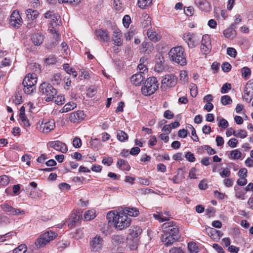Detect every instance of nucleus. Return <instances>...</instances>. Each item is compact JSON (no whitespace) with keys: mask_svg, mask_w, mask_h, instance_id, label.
<instances>
[{"mask_svg":"<svg viewBox=\"0 0 253 253\" xmlns=\"http://www.w3.org/2000/svg\"><path fill=\"white\" fill-rule=\"evenodd\" d=\"M162 228L164 233L162 236V241L166 246H170L179 240L180 237L179 229L175 222H166L163 224Z\"/></svg>","mask_w":253,"mask_h":253,"instance_id":"nucleus-1","label":"nucleus"},{"mask_svg":"<svg viewBox=\"0 0 253 253\" xmlns=\"http://www.w3.org/2000/svg\"><path fill=\"white\" fill-rule=\"evenodd\" d=\"M169 55L170 60L178 64L181 66H184L186 64L185 50L181 46L172 48L170 50Z\"/></svg>","mask_w":253,"mask_h":253,"instance_id":"nucleus-2","label":"nucleus"},{"mask_svg":"<svg viewBox=\"0 0 253 253\" xmlns=\"http://www.w3.org/2000/svg\"><path fill=\"white\" fill-rule=\"evenodd\" d=\"M158 82L154 77L147 78L141 88L143 94L146 96L151 95L158 89Z\"/></svg>","mask_w":253,"mask_h":253,"instance_id":"nucleus-3","label":"nucleus"},{"mask_svg":"<svg viewBox=\"0 0 253 253\" xmlns=\"http://www.w3.org/2000/svg\"><path fill=\"white\" fill-rule=\"evenodd\" d=\"M37 81L36 74H28L25 76L22 83L23 90L25 93L30 94L35 90V85Z\"/></svg>","mask_w":253,"mask_h":253,"instance_id":"nucleus-4","label":"nucleus"},{"mask_svg":"<svg viewBox=\"0 0 253 253\" xmlns=\"http://www.w3.org/2000/svg\"><path fill=\"white\" fill-rule=\"evenodd\" d=\"M39 92L46 97V101L49 102L54 98L57 91L50 84L44 82L40 86Z\"/></svg>","mask_w":253,"mask_h":253,"instance_id":"nucleus-5","label":"nucleus"},{"mask_svg":"<svg viewBox=\"0 0 253 253\" xmlns=\"http://www.w3.org/2000/svg\"><path fill=\"white\" fill-rule=\"evenodd\" d=\"M57 236V234L51 231H47L41 235L35 243L37 249H40L44 246L47 243L53 240Z\"/></svg>","mask_w":253,"mask_h":253,"instance_id":"nucleus-6","label":"nucleus"},{"mask_svg":"<svg viewBox=\"0 0 253 253\" xmlns=\"http://www.w3.org/2000/svg\"><path fill=\"white\" fill-rule=\"evenodd\" d=\"M131 219L124 213L117 214V219L114 223L115 227L119 230H122L128 227L130 224Z\"/></svg>","mask_w":253,"mask_h":253,"instance_id":"nucleus-7","label":"nucleus"},{"mask_svg":"<svg viewBox=\"0 0 253 253\" xmlns=\"http://www.w3.org/2000/svg\"><path fill=\"white\" fill-rule=\"evenodd\" d=\"M182 38L187 44L188 46L191 48L196 47L200 41V38L196 34L192 33L184 34Z\"/></svg>","mask_w":253,"mask_h":253,"instance_id":"nucleus-8","label":"nucleus"},{"mask_svg":"<svg viewBox=\"0 0 253 253\" xmlns=\"http://www.w3.org/2000/svg\"><path fill=\"white\" fill-rule=\"evenodd\" d=\"M211 50V40L209 35H204L202 37L201 45V51L203 54H208Z\"/></svg>","mask_w":253,"mask_h":253,"instance_id":"nucleus-9","label":"nucleus"},{"mask_svg":"<svg viewBox=\"0 0 253 253\" xmlns=\"http://www.w3.org/2000/svg\"><path fill=\"white\" fill-rule=\"evenodd\" d=\"M177 82V79L173 74L167 75L162 81V88L170 87L175 86Z\"/></svg>","mask_w":253,"mask_h":253,"instance_id":"nucleus-10","label":"nucleus"},{"mask_svg":"<svg viewBox=\"0 0 253 253\" xmlns=\"http://www.w3.org/2000/svg\"><path fill=\"white\" fill-rule=\"evenodd\" d=\"M22 19L18 11H14L9 19L10 25L14 28H18L22 25Z\"/></svg>","mask_w":253,"mask_h":253,"instance_id":"nucleus-11","label":"nucleus"},{"mask_svg":"<svg viewBox=\"0 0 253 253\" xmlns=\"http://www.w3.org/2000/svg\"><path fill=\"white\" fill-rule=\"evenodd\" d=\"M48 146L50 148H53L56 151L61 152L63 153H65L68 151L66 145L64 143L59 140L49 142Z\"/></svg>","mask_w":253,"mask_h":253,"instance_id":"nucleus-12","label":"nucleus"},{"mask_svg":"<svg viewBox=\"0 0 253 253\" xmlns=\"http://www.w3.org/2000/svg\"><path fill=\"white\" fill-rule=\"evenodd\" d=\"M245 98L248 102L253 99V82L250 80L246 84L244 89Z\"/></svg>","mask_w":253,"mask_h":253,"instance_id":"nucleus-13","label":"nucleus"},{"mask_svg":"<svg viewBox=\"0 0 253 253\" xmlns=\"http://www.w3.org/2000/svg\"><path fill=\"white\" fill-rule=\"evenodd\" d=\"M103 240L99 236L96 235L90 241V246L91 250L96 252L100 250L103 246Z\"/></svg>","mask_w":253,"mask_h":253,"instance_id":"nucleus-14","label":"nucleus"},{"mask_svg":"<svg viewBox=\"0 0 253 253\" xmlns=\"http://www.w3.org/2000/svg\"><path fill=\"white\" fill-rule=\"evenodd\" d=\"M85 115L83 111H77L72 113L69 117V120L71 122L78 123L82 121L85 118Z\"/></svg>","mask_w":253,"mask_h":253,"instance_id":"nucleus-15","label":"nucleus"},{"mask_svg":"<svg viewBox=\"0 0 253 253\" xmlns=\"http://www.w3.org/2000/svg\"><path fill=\"white\" fill-rule=\"evenodd\" d=\"M95 36L100 41L107 42L109 40V32L107 30L100 29L95 30Z\"/></svg>","mask_w":253,"mask_h":253,"instance_id":"nucleus-16","label":"nucleus"},{"mask_svg":"<svg viewBox=\"0 0 253 253\" xmlns=\"http://www.w3.org/2000/svg\"><path fill=\"white\" fill-rule=\"evenodd\" d=\"M81 216H82V215L79 211H73L69 219L68 223V226L70 228L74 227L75 223L80 220Z\"/></svg>","mask_w":253,"mask_h":253,"instance_id":"nucleus-17","label":"nucleus"},{"mask_svg":"<svg viewBox=\"0 0 253 253\" xmlns=\"http://www.w3.org/2000/svg\"><path fill=\"white\" fill-rule=\"evenodd\" d=\"M122 33L119 29H115L113 34V41L114 44L117 46H121L123 44L122 39Z\"/></svg>","mask_w":253,"mask_h":253,"instance_id":"nucleus-18","label":"nucleus"},{"mask_svg":"<svg viewBox=\"0 0 253 253\" xmlns=\"http://www.w3.org/2000/svg\"><path fill=\"white\" fill-rule=\"evenodd\" d=\"M196 3L199 8L203 11L208 12L211 9V3L206 0H199Z\"/></svg>","mask_w":253,"mask_h":253,"instance_id":"nucleus-19","label":"nucleus"},{"mask_svg":"<svg viewBox=\"0 0 253 253\" xmlns=\"http://www.w3.org/2000/svg\"><path fill=\"white\" fill-rule=\"evenodd\" d=\"M44 37L41 34L35 33L31 37V40L35 45H40L43 42Z\"/></svg>","mask_w":253,"mask_h":253,"instance_id":"nucleus-20","label":"nucleus"},{"mask_svg":"<svg viewBox=\"0 0 253 253\" xmlns=\"http://www.w3.org/2000/svg\"><path fill=\"white\" fill-rule=\"evenodd\" d=\"M123 212L125 214L134 217L137 216L139 214V211L136 208L126 207L123 210Z\"/></svg>","mask_w":253,"mask_h":253,"instance_id":"nucleus-21","label":"nucleus"},{"mask_svg":"<svg viewBox=\"0 0 253 253\" xmlns=\"http://www.w3.org/2000/svg\"><path fill=\"white\" fill-rule=\"evenodd\" d=\"M141 46L142 52L145 54H149L154 50V46L151 42H144Z\"/></svg>","mask_w":253,"mask_h":253,"instance_id":"nucleus-22","label":"nucleus"},{"mask_svg":"<svg viewBox=\"0 0 253 253\" xmlns=\"http://www.w3.org/2000/svg\"><path fill=\"white\" fill-rule=\"evenodd\" d=\"M145 77L141 73L133 75L130 78V81L133 84L138 85L143 81Z\"/></svg>","mask_w":253,"mask_h":253,"instance_id":"nucleus-23","label":"nucleus"},{"mask_svg":"<svg viewBox=\"0 0 253 253\" xmlns=\"http://www.w3.org/2000/svg\"><path fill=\"white\" fill-rule=\"evenodd\" d=\"M223 34L226 38L230 39H233L236 36V31L233 28V27L231 26L230 27L224 31Z\"/></svg>","mask_w":253,"mask_h":253,"instance_id":"nucleus-24","label":"nucleus"},{"mask_svg":"<svg viewBox=\"0 0 253 253\" xmlns=\"http://www.w3.org/2000/svg\"><path fill=\"white\" fill-rule=\"evenodd\" d=\"M55 127V122L53 120H49L48 122L44 123L43 126V131L47 133L53 129Z\"/></svg>","mask_w":253,"mask_h":253,"instance_id":"nucleus-25","label":"nucleus"},{"mask_svg":"<svg viewBox=\"0 0 253 253\" xmlns=\"http://www.w3.org/2000/svg\"><path fill=\"white\" fill-rule=\"evenodd\" d=\"M162 60L159 57L158 59H156V63L155 66L154 70L157 72H161L164 69V66L163 65L164 58H162Z\"/></svg>","mask_w":253,"mask_h":253,"instance_id":"nucleus-26","label":"nucleus"},{"mask_svg":"<svg viewBox=\"0 0 253 253\" xmlns=\"http://www.w3.org/2000/svg\"><path fill=\"white\" fill-rule=\"evenodd\" d=\"M26 16L28 19L34 20L36 19L39 15V12L36 10L28 9L26 11Z\"/></svg>","mask_w":253,"mask_h":253,"instance_id":"nucleus-27","label":"nucleus"},{"mask_svg":"<svg viewBox=\"0 0 253 253\" xmlns=\"http://www.w3.org/2000/svg\"><path fill=\"white\" fill-rule=\"evenodd\" d=\"M61 23L60 16L57 14H53L50 21L51 26H57Z\"/></svg>","mask_w":253,"mask_h":253,"instance_id":"nucleus-28","label":"nucleus"},{"mask_svg":"<svg viewBox=\"0 0 253 253\" xmlns=\"http://www.w3.org/2000/svg\"><path fill=\"white\" fill-rule=\"evenodd\" d=\"M142 233V229L139 226H134L131 229L130 235L133 238H137Z\"/></svg>","mask_w":253,"mask_h":253,"instance_id":"nucleus-29","label":"nucleus"},{"mask_svg":"<svg viewBox=\"0 0 253 253\" xmlns=\"http://www.w3.org/2000/svg\"><path fill=\"white\" fill-rule=\"evenodd\" d=\"M117 139L121 141L124 142L128 139L127 134L124 131L119 130L117 131Z\"/></svg>","mask_w":253,"mask_h":253,"instance_id":"nucleus-30","label":"nucleus"},{"mask_svg":"<svg viewBox=\"0 0 253 253\" xmlns=\"http://www.w3.org/2000/svg\"><path fill=\"white\" fill-rule=\"evenodd\" d=\"M117 166L120 168L122 167V169L126 170H129L130 167L127 163L123 159H120L117 162Z\"/></svg>","mask_w":253,"mask_h":253,"instance_id":"nucleus-31","label":"nucleus"},{"mask_svg":"<svg viewBox=\"0 0 253 253\" xmlns=\"http://www.w3.org/2000/svg\"><path fill=\"white\" fill-rule=\"evenodd\" d=\"M76 104L73 102H70L66 104L62 108V112L70 111L76 107Z\"/></svg>","mask_w":253,"mask_h":253,"instance_id":"nucleus-32","label":"nucleus"},{"mask_svg":"<svg viewBox=\"0 0 253 253\" xmlns=\"http://www.w3.org/2000/svg\"><path fill=\"white\" fill-rule=\"evenodd\" d=\"M147 35L148 38L151 41L156 42L158 41V35L156 34L155 32H153L152 30H149L147 32Z\"/></svg>","mask_w":253,"mask_h":253,"instance_id":"nucleus-33","label":"nucleus"},{"mask_svg":"<svg viewBox=\"0 0 253 253\" xmlns=\"http://www.w3.org/2000/svg\"><path fill=\"white\" fill-rule=\"evenodd\" d=\"M188 249L191 253H197L198 252V248L196 244L194 242H191L188 244Z\"/></svg>","mask_w":253,"mask_h":253,"instance_id":"nucleus-34","label":"nucleus"},{"mask_svg":"<svg viewBox=\"0 0 253 253\" xmlns=\"http://www.w3.org/2000/svg\"><path fill=\"white\" fill-rule=\"evenodd\" d=\"M51 81L53 84H59L61 82L60 74H55L51 79Z\"/></svg>","mask_w":253,"mask_h":253,"instance_id":"nucleus-35","label":"nucleus"},{"mask_svg":"<svg viewBox=\"0 0 253 253\" xmlns=\"http://www.w3.org/2000/svg\"><path fill=\"white\" fill-rule=\"evenodd\" d=\"M152 2V0H138V5L141 8H144L146 6H149Z\"/></svg>","mask_w":253,"mask_h":253,"instance_id":"nucleus-36","label":"nucleus"},{"mask_svg":"<svg viewBox=\"0 0 253 253\" xmlns=\"http://www.w3.org/2000/svg\"><path fill=\"white\" fill-rule=\"evenodd\" d=\"M95 217V212L91 210H88L85 211L84 214V218L87 221L93 219Z\"/></svg>","mask_w":253,"mask_h":253,"instance_id":"nucleus-37","label":"nucleus"},{"mask_svg":"<svg viewBox=\"0 0 253 253\" xmlns=\"http://www.w3.org/2000/svg\"><path fill=\"white\" fill-rule=\"evenodd\" d=\"M232 100L229 95H224L221 98V103L223 105H227L231 104Z\"/></svg>","mask_w":253,"mask_h":253,"instance_id":"nucleus-38","label":"nucleus"},{"mask_svg":"<svg viewBox=\"0 0 253 253\" xmlns=\"http://www.w3.org/2000/svg\"><path fill=\"white\" fill-rule=\"evenodd\" d=\"M27 247L25 244H21L13 250V253H25Z\"/></svg>","mask_w":253,"mask_h":253,"instance_id":"nucleus-39","label":"nucleus"},{"mask_svg":"<svg viewBox=\"0 0 253 253\" xmlns=\"http://www.w3.org/2000/svg\"><path fill=\"white\" fill-rule=\"evenodd\" d=\"M1 207L4 211L9 213V214H11L14 209V208L7 204H4L1 205Z\"/></svg>","mask_w":253,"mask_h":253,"instance_id":"nucleus-40","label":"nucleus"},{"mask_svg":"<svg viewBox=\"0 0 253 253\" xmlns=\"http://www.w3.org/2000/svg\"><path fill=\"white\" fill-rule=\"evenodd\" d=\"M231 157L233 159H239L241 157V152L237 149L232 150L230 153Z\"/></svg>","mask_w":253,"mask_h":253,"instance_id":"nucleus-41","label":"nucleus"},{"mask_svg":"<svg viewBox=\"0 0 253 253\" xmlns=\"http://www.w3.org/2000/svg\"><path fill=\"white\" fill-rule=\"evenodd\" d=\"M124 239L123 237L120 235H114L112 237V242L114 244H119L123 243Z\"/></svg>","mask_w":253,"mask_h":253,"instance_id":"nucleus-42","label":"nucleus"},{"mask_svg":"<svg viewBox=\"0 0 253 253\" xmlns=\"http://www.w3.org/2000/svg\"><path fill=\"white\" fill-rule=\"evenodd\" d=\"M106 217L109 222H111V219H112L114 224L117 219V214H116L113 211H110L107 214Z\"/></svg>","mask_w":253,"mask_h":253,"instance_id":"nucleus-43","label":"nucleus"},{"mask_svg":"<svg viewBox=\"0 0 253 253\" xmlns=\"http://www.w3.org/2000/svg\"><path fill=\"white\" fill-rule=\"evenodd\" d=\"M9 182V177L5 175L0 176V184L3 186L7 185Z\"/></svg>","mask_w":253,"mask_h":253,"instance_id":"nucleus-44","label":"nucleus"},{"mask_svg":"<svg viewBox=\"0 0 253 253\" xmlns=\"http://www.w3.org/2000/svg\"><path fill=\"white\" fill-rule=\"evenodd\" d=\"M151 18L149 16H147L146 19L141 22V27L143 28L148 27L151 25Z\"/></svg>","mask_w":253,"mask_h":253,"instance_id":"nucleus-45","label":"nucleus"},{"mask_svg":"<svg viewBox=\"0 0 253 253\" xmlns=\"http://www.w3.org/2000/svg\"><path fill=\"white\" fill-rule=\"evenodd\" d=\"M131 22L130 17L128 15H126L123 19V22L125 27L128 28Z\"/></svg>","mask_w":253,"mask_h":253,"instance_id":"nucleus-46","label":"nucleus"},{"mask_svg":"<svg viewBox=\"0 0 253 253\" xmlns=\"http://www.w3.org/2000/svg\"><path fill=\"white\" fill-rule=\"evenodd\" d=\"M45 61L47 64L50 65L55 64L57 62V60L54 56L50 55L45 59Z\"/></svg>","mask_w":253,"mask_h":253,"instance_id":"nucleus-47","label":"nucleus"},{"mask_svg":"<svg viewBox=\"0 0 253 253\" xmlns=\"http://www.w3.org/2000/svg\"><path fill=\"white\" fill-rule=\"evenodd\" d=\"M231 84L230 83H225L224 84L221 89V92L222 93H226L228 92V90L231 89Z\"/></svg>","mask_w":253,"mask_h":253,"instance_id":"nucleus-48","label":"nucleus"},{"mask_svg":"<svg viewBox=\"0 0 253 253\" xmlns=\"http://www.w3.org/2000/svg\"><path fill=\"white\" fill-rule=\"evenodd\" d=\"M247 136V132L244 129H240L238 133L235 132V136L242 138H245Z\"/></svg>","mask_w":253,"mask_h":253,"instance_id":"nucleus-49","label":"nucleus"},{"mask_svg":"<svg viewBox=\"0 0 253 253\" xmlns=\"http://www.w3.org/2000/svg\"><path fill=\"white\" fill-rule=\"evenodd\" d=\"M73 145L74 147L78 148L82 146V141L79 137H76L73 140Z\"/></svg>","mask_w":253,"mask_h":253,"instance_id":"nucleus-50","label":"nucleus"},{"mask_svg":"<svg viewBox=\"0 0 253 253\" xmlns=\"http://www.w3.org/2000/svg\"><path fill=\"white\" fill-rule=\"evenodd\" d=\"M113 5L114 8L117 11L121 10L122 8V3L121 0H114Z\"/></svg>","mask_w":253,"mask_h":253,"instance_id":"nucleus-51","label":"nucleus"},{"mask_svg":"<svg viewBox=\"0 0 253 253\" xmlns=\"http://www.w3.org/2000/svg\"><path fill=\"white\" fill-rule=\"evenodd\" d=\"M55 98V99L54 100V102L56 104L58 105L63 104L65 102V98L64 96L58 95Z\"/></svg>","mask_w":253,"mask_h":253,"instance_id":"nucleus-52","label":"nucleus"},{"mask_svg":"<svg viewBox=\"0 0 253 253\" xmlns=\"http://www.w3.org/2000/svg\"><path fill=\"white\" fill-rule=\"evenodd\" d=\"M242 76L245 78H247L248 76H250L251 74V70L247 67H244L241 70Z\"/></svg>","mask_w":253,"mask_h":253,"instance_id":"nucleus-53","label":"nucleus"},{"mask_svg":"<svg viewBox=\"0 0 253 253\" xmlns=\"http://www.w3.org/2000/svg\"><path fill=\"white\" fill-rule=\"evenodd\" d=\"M227 53L230 56L235 57L237 55V51L236 49L233 47H228L227 48Z\"/></svg>","mask_w":253,"mask_h":253,"instance_id":"nucleus-54","label":"nucleus"},{"mask_svg":"<svg viewBox=\"0 0 253 253\" xmlns=\"http://www.w3.org/2000/svg\"><path fill=\"white\" fill-rule=\"evenodd\" d=\"M59 3H69L73 5H76L80 2V0H58Z\"/></svg>","mask_w":253,"mask_h":253,"instance_id":"nucleus-55","label":"nucleus"},{"mask_svg":"<svg viewBox=\"0 0 253 253\" xmlns=\"http://www.w3.org/2000/svg\"><path fill=\"white\" fill-rule=\"evenodd\" d=\"M186 159L190 162H193L195 161V158L193 153L191 152H188L185 154Z\"/></svg>","mask_w":253,"mask_h":253,"instance_id":"nucleus-56","label":"nucleus"},{"mask_svg":"<svg viewBox=\"0 0 253 253\" xmlns=\"http://www.w3.org/2000/svg\"><path fill=\"white\" fill-rule=\"evenodd\" d=\"M221 67L224 72H228L231 70V65L228 62H224L222 64Z\"/></svg>","mask_w":253,"mask_h":253,"instance_id":"nucleus-57","label":"nucleus"},{"mask_svg":"<svg viewBox=\"0 0 253 253\" xmlns=\"http://www.w3.org/2000/svg\"><path fill=\"white\" fill-rule=\"evenodd\" d=\"M191 87L190 94L192 97H196L198 93L197 87L195 84H192Z\"/></svg>","mask_w":253,"mask_h":253,"instance_id":"nucleus-58","label":"nucleus"},{"mask_svg":"<svg viewBox=\"0 0 253 253\" xmlns=\"http://www.w3.org/2000/svg\"><path fill=\"white\" fill-rule=\"evenodd\" d=\"M102 163L109 166L113 163V159L110 157H104L102 160Z\"/></svg>","mask_w":253,"mask_h":253,"instance_id":"nucleus-59","label":"nucleus"},{"mask_svg":"<svg viewBox=\"0 0 253 253\" xmlns=\"http://www.w3.org/2000/svg\"><path fill=\"white\" fill-rule=\"evenodd\" d=\"M238 174L240 177L246 178L247 176V169L246 168H242L239 170Z\"/></svg>","mask_w":253,"mask_h":253,"instance_id":"nucleus-60","label":"nucleus"},{"mask_svg":"<svg viewBox=\"0 0 253 253\" xmlns=\"http://www.w3.org/2000/svg\"><path fill=\"white\" fill-rule=\"evenodd\" d=\"M164 117L167 119H171L174 117V114L171 111L167 110L164 112Z\"/></svg>","mask_w":253,"mask_h":253,"instance_id":"nucleus-61","label":"nucleus"},{"mask_svg":"<svg viewBox=\"0 0 253 253\" xmlns=\"http://www.w3.org/2000/svg\"><path fill=\"white\" fill-rule=\"evenodd\" d=\"M238 142L236 138H231L228 141V144L231 147L235 148L236 147Z\"/></svg>","mask_w":253,"mask_h":253,"instance_id":"nucleus-62","label":"nucleus"},{"mask_svg":"<svg viewBox=\"0 0 253 253\" xmlns=\"http://www.w3.org/2000/svg\"><path fill=\"white\" fill-rule=\"evenodd\" d=\"M188 134V131L185 129H180L178 132V136L181 138H185Z\"/></svg>","mask_w":253,"mask_h":253,"instance_id":"nucleus-63","label":"nucleus"},{"mask_svg":"<svg viewBox=\"0 0 253 253\" xmlns=\"http://www.w3.org/2000/svg\"><path fill=\"white\" fill-rule=\"evenodd\" d=\"M169 253H184L180 247H173L169 250Z\"/></svg>","mask_w":253,"mask_h":253,"instance_id":"nucleus-64","label":"nucleus"}]
</instances>
